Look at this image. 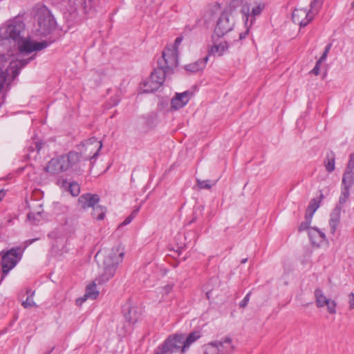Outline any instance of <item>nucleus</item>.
Instances as JSON below:
<instances>
[{"instance_id": "obj_1", "label": "nucleus", "mask_w": 354, "mask_h": 354, "mask_svg": "<svg viewBox=\"0 0 354 354\" xmlns=\"http://www.w3.org/2000/svg\"><path fill=\"white\" fill-rule=\"evenodd\" d=\"M124 252L119 248L100 250L95 256L100 272L95 279L99 284L107 282L113 278L122 261Z\"/></svg>"}, {"instance_id": "obj_2", "label": "nucleus", "mask_w": 354, "mask_h": 354, "mask_svg": "<svg viewBox=\"0 0 354 354\" xmlns=\"http://www.w3.org/2000/svg\"><path fill=\"white\" fill-rule=\"evenodd\" d=\"M0 43L1 44V49L5 52V54L8 55V62L5 66V67L3 68V71L6 72V79H8V81L6 82L10 86L19 75L20 69L26 66L30 61H32L35 58V56H31L28 59L11 61L10 58L12 54L10 52L9 48H4V41L3 40H0Z\"/></svg>"}, {"instance_id": "obj_3", "label": "nucleus", "mask_w": 354, "mask_h": 354, "mask_svg": "<svg viewBox=\"0 0 354 354\" xmlns=\"http://www.w3.org/2000/svg\"><path fill=\"white\" fill-rule=\"evenodd\" d=\"M25 24L19 19L11 21L6 26L0 29V33L3 37L0 39L4 41V48H9L7 45L8 40L12 39L16 44L24 37Z\"/></svg>"}, {"instance_id": "obj_4", "label": "nucleus", "mask_w": 354, "mask_h": 354, "mask_svg": "<svg viewBox=\"0 0 354 354\" xmlns=\"http://www.w3.org/2000/svg\"><path fill=\"white\" fill-rule=\"evenodd\" d=\"M183 334H175L169 336L158 347L159 354H171L174 353H185L183 349Z\"/></svg>"}, {"instance_id": "obj_5", "label": "nucleus", "mask_w": 354, "mask_h": 354, "mask_svg": "<svg viewBox=\"0 0 354 354\" xmlns=\"http://www.w3.org/2000/svg\"><path fill=\"white\" fill-rule=\"evenodd\" d=\"M178 64V52L175 48L167 46L162 52V55L158 60V68H162L167 74L172 73L173 68Z\"/></svg>"}, {"instance_id": "obj_6", "label": "nucleus", "mask_w": 354, "mask_h": 354, "mask_svg": "<svg viewBox=\"0 0 354 354\" xmlns=\"http://www.w3.org/2000/svg\"><path fill=\"white\" fill-rule=\"evenodd\" d=\"M167 73L162 68H156L150 77L140 84L143 93H152L157 91L163 84Z\"/></svg>"}, {"instance_id": "obj_7", "label": "nucleus", "mask_w": 354, "mask_h": 354, "mask_svg": "<svg viewBox=\"0 0 354 354\" xmlns=\"http://www.w3.org/2000/svg\"><path fill=\"white\" fill-rule=\"evenodd\" d=\"M23 254V250L20 247L12 248L3 253L1 257V266L3 276L4 277L10 270L15 268L17 263L21 260Z\"/></svg>"}, {"instance_id": "obj_8", "label": "nucleus", "mask_w": 354, "mask_h": 354, "mask_svg": "<svg viewBox=\"0 0 354 354\" xmlns=\"http://www.w3.org/2000/svg\"><path fill=\"white\" fill-rule=\"evenodd\" d=\"M234 24V17L231 10H226L220 15L214 32L218 37H222L233 29Z\"/></svg>"}, {"instance_id": "obj_9", "label": "nucleus", "mask_w": 354, "mask_h": 354, "mask_svg": "<svg viewBox=\"0 0 354 354\" xmlns=\"http://www.w3.org/2000/svg\"><path fill=\"white\" fill-rule=\"evenodd\" d=\"M55 20L50 10L46 8L38 12V25L41 34H48L55 28Z\"/></svg>"}, {"instance_id": "obj_10", "label": "nucleus", "mask_w": 354, "mask_h": 354, "mask_svg": "<svg viewBox=\"0 0 354 354\" xmlns=\"http://www.w3.org/2000/svg\"><path fill=\"white\" fill-rule=\"evenodd\" d=\"M82 153H78L77 151H72L64 155L67 170L71 169L73 171H75L78 174L84 171L85 166L84 162L86 161L87 160H84V156L82 157Z\"/></svg>"}, {"instance_id": "obj_11", "label": "nucleus", "mask_w": 354, "mask_h": 354, "mask_svg": "<svg viewBox=\"0 0 354 354\" xmlns=\"http://www.w3.org/2000/svg\"><path fill=\"white\" fill-rule=\"evenodd\" d=\"M102 147L101 140L91 138L82 143V153H84V160L95 159L97 157Z\"/></svg>"}, {"instance_id": "obj_12", "label": "nucleus", "mask_w": 354, "mask_h": 354, "mask_svg": "<svg viewBox=\"0 0 354 354\" xmlns=\"http://www.w3.org/2000/svg\"><path fill=\"white\" fill-rule=\"evenodd\" d=\"M17 44L21 54L28 55L34 51H39L46 48L49 45V43L46 41L41 42L34 41L24 37Z\"/></svg>"}, {"instance_id": "obj_13", "label": "nucleus", "mask_w": 354, "mask_h": 354, "mask_svg": "<svg viewBox=\"0 0 354 354\" xmlns=\"http://www.w3.org/2000/svg\"><path fill=\"white\" fill-rule=\"evenodd\" d=\"M44 170L55 175L68 171L64 155L52 158L44 167Z\"/></svg>"}, {"instance_id": "obj_14", "label": "nucleus", "mask_w": 354, "mask_h": 354, "mask_svg": "<svg viewBox=\"0 0 354 354\" xmlns=\"http://www.w3.org/2000/svg\"><path fill=\"white\" fill-rule=\"evenodd\" d=\"M314 17V15L306 9L296 8L292 14V19L295 24H299L300 27L306 26Z\"/></svg>"}, {"instance_id": "obj_15", "label": "nucleus", "mask_w": 354, "mask_h": 354, "mask_svg": "<svg viewBox=\"0 0 354 354\" xmlns=\"http://www.w3.org/2000/svg\"><path fill=\"white\" fill-rule=\"evenodd\" d=\"M354 184V153L349 156V161L342 180V187L351 189Z\"/></svg>"}, {"instance_id": "obj_16", "label": "nucleus", "mask_w": 354, "mask_h": 354, "mask_svg": "<svg viewBox=\"0 0 354 354\" xmlns=\"http://www.w3.org/2000/svg\"><path fill=\"white\" fill-rule=\"evenodd\" d=\"M193 96V92L186 91L180 93H176L171 102V106L174 110H178L185 106L191 97Z\"/></svg>"}, {"instance_id": "obj_17", "label": "nucleus", "mask_w": 354, "mask_h": 354, "mask_svg": "<svg viewBox=\"0 0 354 354\" xmlns=\"http://www.w3.org/2000/svg\"><path fill=\"white\" fill-rule=\"evenodd\" d=\"M100 201V197L97 194H85L78 199V203L82 208L86 209L93 207Z\"/></svg>"}, {"instance_id": "obj_18", "label": "nucleus", "mask_w": 354, "mask_h": 354, "mask_svg": "<svg viewBox=\"0 0 354 354\" xmlns=\"http://www.w3.org/2000/svg\"><path fill=\"white\" fill-rule=\"evenodd\" d=\"M99 295V291L96 288L95 282L93 281L86 286V292L83 297L77 299V304H82L87 299H95Z\"/></svg>"}, {"instance_id": "obj_19", "label": "nucleus", "mask_w": 354, "mask_h": 354, "mask_svg": "<svg viewBox=\"0 0 354 354\" xmlns=\"http://www.w3.org/2000/svg\"><path fill=\"white\" fill-rule=\"evenodd\" d=\"M218 353L216 354H232L234 346L230 337H225L223 341L215 342Z\"/></svg>"}, {"instance_id": "obj_20", "label": "nucleus", "mask_w": 354, "mask_h": 354, "mask_svg": "<svg viewBox=\"0 0 354 354\" xmlns=\"http://www.w3.org/2000/svg\"><path fill=\"white\" fill-rule=\"evenodd\" d=\"M209 56L207 55L201 59H198L194 63H191L185 66V69L191 73H196L202 71L206 66Z\"/></svg>"}, {"instance_id": "obj_21", "label": "nucleus", "mask_w": 354, "mask_h": 354, "mask_svg": "<svg viewBox=\"0 0 354 354\" xmlns=\"http://www.w3.org/2000/svg\"><path fill=\"white\" fill-rule=\"evenodd\" d=\"M229 45L227 41H222L214 44L209 50V55L222 56L228 50Z\"/></svg>"}, {"instance_id": "obj_22", "label": "nucleus", "mask_w": 354, "mask_h": 354, "mask_svg": "<svg viewBox=\"0 0 354 354\" xmlns=\"http://www.w3.org/2000/svg\"><path fill=\"white\" fill-rule=\"evenodd\" d=\"M309 237L312 243L317 246H319L326 239L324 233L317 228H312L309 231Z\"/></svg>"}, {"instance_id": "obj_23", "label": "nucleus", "mask_w": 354, "mask_h": 354, "mask_svg": "<svg viewBox=\"0 0 354 354\" xmlns=\"http://www.w3.org/2000/svg\"><path fill=\"white\" fill-rule=\"evenodd\" d=\"M340 212L341 207L339 206H336L333 209V212L330 214L329 225L332 233H334L335 232V230L339 223Z\"/></svg>"}, {"instance_id": "obj_24", "label": "nucleus", "mask_w": 354, "mask_h": 354, "mask_svg": "<svg viewBox=\"0 0 354 354\" xmlns=\"http://www.w3.org/2000/svg\"><path fill=\"white\" fill-rule=\"evenodd\" d=\"M95 0H73L71 3V8L72 10H77L79 7H81L85 12L91 9Z\"/></svg>"}, {"instance_id": "obj_25", "label": "nucleus", "mask_w": 354, "mask_h": 354, "mask_svg": "<svg viewBox=\"0 0 354 354\" xmlns=\"http://www.w3.org/2000/svg\"><path fill=\"white\" fill-rule=\"evenodd\" d=\"M201 337V334L198 331H194L189 333L187 336L183 334V349L187 351L192 344L196 342Z\"/></svg>"}, {"instance_id": "obj_26", "label": "nucleus", "mask_w": 354, "mask_h": 354, "mask_svg": "<svg viewBox=\"0 0 354 354\" xmlns=\"http://www.w3.org/2000/svg\"><path fill=\"white\" fill-rule=\"evenodd\" d=\"M314 295L316 306L318 308H324V303L328 298L324 295L323 290L319 288H316L314 291Z\"/></svg>"}, {"instance_id": "obj_27", "label": "nucleus", "mask_w": 354, "mask_h": 354, "mask_svg": "<svg viewBox=\"0 0 354 354\" xmlns=\"http://www.w3.org/2000/svg\"><path fill=\"white\" fill-rule=\"evenodd\" d=\"M140 316V313L136 307L128 308L127 313H124L125 319L129 323H135L138 321Z\"/></svg>"}, {"instance_id": "obj_28", "label": "nucleus", "mask_w": 354, "mask_h": 354, "mask_svg": "<svg viewBox=\"0 0 354 354\" xmlns=\"http://www.w3.org/2000/svg\"><path fill=\"white\" fill-rule=\"evenodd\" d=\"M241 12L242 13L243 18L245 20V27L247 28L245 32H241L239 34V39H242L245 37L247 33L248 32L249 27L250 26V24L248 25V21H249V6L248 5H244L242 7V8H241Z\"/></svg>"}, {"instance_id": "obj_29", "label": "nucleus", "mask_w": 354, "mask_h": 354, "mask_svg": "<svg viewBox=\"0 0 354 354\" xmlns=\"http://www.w3.org/2000/svg\"><path fill=\"white\" fill-rule=\"evenodd\" d=\"M106 214V208L103 206L95 205L93 207L92 216L97 220H102Z\"/></svg>"}, {"instance_id": "obj_30", "label": "nucleus", "mask_w": 354, "mask_h": 354, "mask_svg": "<svg viewBox=\"0 0 354 354\" xmlns=\"http://www.w3.org/2000/svg\"><path fill=\"white\" fill-rule=\"evenodd\" d=\"M319 207V201L313 198L310 201L308 208L306 212V215L308 216L309 218H313L314 213Z\"/></svg>"}, {"instance_id": "obj_31", "label": "nucleus", "mask_w": 354, "mask_h": 354, "mask_svg": "<svg viewBox=\"0 0 354 354\" xmlns=\"http://www.w3.org/2000/svg\"><path fill=\"white\" fill-rule=\"evenodd\" d=\"M326 169L328 172H332L335 170V154L330 152L327 154L326 160H325Z\"/></svg>"}, {"instance_id": "obj_32", "label": "nucleus", "mask_w": 354, "mask_h": 354, "mask_svg": "<svg viewBox=\"0 0 354 354\" xmlns=\"http://www.w3.org/2000/svg\"><path fill=\"white\" fill-rule=\"evenodd\" d=\"M217 180L196 179V184L199 189H210L212 187L216 185Z\"/></svg>"}, {"instance_id": "obj_33", "label": "nucleus", "mask_w": 354, "mask_h": 354, "mask_svg": "<svg viewBox=\"0 0 354 354\" xmlns=\"http://www.w3.org/2000/svg\"><path fill=\"white\" fill-rule=\"evenodd\" d=\"M263 8H264L263 5L259 4L252 9L251 15H249L250 26H252L254 21L255 20V17L258 16L261 14Z\"/></svg>"}, {"instance_id": "obj_34", "label": "nucleus", "mask_w": 354, "mask_h": 354, "mask_svg": "<svg viewBox=\"0 0 354 354\" xmlns=\"http://www.w3.org/2000/svg\"><path fill=\"white\" fill-rule=\"evenodd\" d=\"M324 307H326L327 311L329 314L334 315L337 313V303L331 299L326 300L324 303Z\"/></svg>"}, {"instance_id": "obj_35", "label": "nucleus", "mask_w": 354, "mask_h": 354, "mask_svg": "<svg viewBox=\"0 0 354 354\" xmlns=\"http://www.w3.org/2000/svg\"><path fill=\"white\" fill-rule=\"evenodd\" d=\"M323 0H313L310 3V11L315 15H316L319 8L322 7Z\"/></svg>"}, {"instance_id": "obj_36", "label": "nucleus", "mask_w": 354, "mask_h": 354, "mask_svg": "<svg viewBox=\"0 0 354 354\" xmlns=\"http://www.w3.org/2000/svg\"><path fill=\"white\" fill-rule=\"evenodd\" d=\"M350 196V189L343 188L342 187L341 195L339 198V203L340 205H344L346 203L348 197Z\"/></svg>"}, {"instance_id": "obj_37", "label": "nucleus", "mask_w": 354, "mask_h": 354, "mask_svg": "<svg viewBox=\"0 0 354 354\" xmlns=\"http://www.w3.org/2000/svg\"><path fill=\"white\" fill-rule=\"evenodd\" d=\"M41 217V216L40 212L37 214L31 212L28 214V219L33 224H37L38 222H39Z\"/></svg>"}, {"instance_id": "obj_38", "label": "nucleus", "mask_w": 354, "mask_h": 354, "mask_svg": "<svg viewBox=\"0 0 354 354\" xmlns=\"http://www.w3.org/2000/svg\"><path fill=\"white\" fill-rule=\"evenodd\" d=\"M33 294H34V292H32L31 295L28 296L26 298V301H24L22 302V306L25 308H31V307L36 306V304L35 303V301H33V299H32Z\"/></svg>"}, {"instance_id": "obj_39", "label": "nucleus", "mask_w": 354, "mask_h": 354, "mask_svg": "<svg viewBox=\"0 0 354 354\" xmlns=\"http://www.w3.org/2000/svg\"><path fill=\"white\" fill-rule=\"evenodd\" d=\"M313 218H309L308 216H305V221L302 222L299 227V231H304L309 228Z\"/></svg>"}, {"instance_id": "obj_40", "label": "nucleus", "mask_w": 354, "mask_h": 354, "mask_svg": "<svg viewBox=\"0 0 354 354\" xmlns=\"http://www.w3.org/2000/svg\"><path fill=\"white\" fill-rule=\"evenodd\" d=\"M69 191L73 196H77L80 192L79 185L77 183H70Z\"/></svg>"}, {"instance_id": "obj_41", "label": "nucleus", "mask_w": 354, "mask_h": 354, "mask_svg": "<svg viewBox=\"0 0 354 354\" xmlns=\"http://www.w3.org/2000/svg\"><path fill=\"white\" fill-rule=\"evenodd\" d=\"M139 209H137L132 212V213L125 218V220L120 224V226L127 225L129 224L132 220L135 218V216L138 213Z\"/></svg>"}, {"instance_id": "obj_42", "label": "nucleus", "mask_w": 354, "mask_h": 354, "mask_svg": "<svg viewBox=\"0 0 354 354\" xmlns=\"http://www.w3.org/2000/svg\"><path fill=\"white\" fill-rule=\"evenodd\" d=\"M331 46H332V44H328L326 46L324 51L323 52V53H322V56H321V57H320V58L319 59V61H320V62H322L323 61H324V60L326 59V57H327V56H328V53L329 50H330V48H331Z\"/></svg>"}, {"instance_id": "obj_43", "label": "nucleus", "mask_w": 354, "mask_h": 354, "mask_svg": "<svg viewBox=\"0 0 354 354\" xmlns=\"http://www.w3.org/2000/svg\"><path fill=\"white\" fill-rule=\"evenodd\" d=\"M250 295H251V292H248L245 296V297L243 298V299L239 303V307L241 308H244L248 304L249 301H250Z\"/></svg>"}, {"instance_id": "obj_44", "label": "nucleus", "mask_w": 354, "mask_h": 354, "mask_svg": "<svg viewBox=\"0 0 354 354\" xmlns=\"http://www.w3.org/2000/svg\"><path fill=\"white\" fill-rule=\"evenodd\" d=\"M348 303L349 305V310L354 309V293L351 292L348 295Z\"/></svg>"}, {"instance_id": "obj_45", "label": "nucleus", "mask_w": 354, "mask_h": 354, "mask_svg": "<svg viewBox=\"0 0 354 354\" xmlns=\"http://www.w3.org/2000/svg\"><path fill=\"white\" fill-rule=\"evenodd\" d=\"M321 63H322V62H320L319 60L316 62L315 67L311 71V73L313 74H314L315 75H318L319 74V68H320Z\"/></svg>"}, {"instance_id": "obj_46", "label": "nucleus", "mask_w": 354, "mask_h": 354, "mask_svg": "<svg viewBox=\"0 0 354 354\" xmlns=\"http://www.w3.org/2000/svg\"><path fill=\"white\" fill-rule=\"evenodd\" d=\"M183 41V37H178L176 39H175V41H174V46L172 47H170L171 48H175L178 50V46L181 44Z\"/></svg>"}, {"instance_id": "obj_47", "label": "nucleus", "mask_w": 354, "mask_h": 354, "mask_svg": "<svg viewBox=\"0 0 354 354\" xmlns=\"http://www.w3.org/2000/svg\"><path fill=\"white\" fill-rule=\"evenodd\" d=\"M173 286L171 285H167L164 287V290L167 294L170 292V291L172 290Z\"/></svg>"}, {"instance_id": "obj_48", "label": "nucleus", "mask_w": 354, "mask_h": 354, "mask_svg": "<svg viewBox=\"0 0 354 354\" xmlns=\"http://www.w3.org/2000/svg\"><path fill=\"white\" fill-rule=\"evenodd\" d=\"M42 148V143H37L36 144V149L37 151H39Z\"/></svg>"}, {"instance_id": "obj_49", "label": "nucleus", "mask_w": 354, "mask_h": 354, "mask_svg": "<svg viewBox=\"0 0 354 354\" xmlns=\"http://www.w3.org/2000/svg\"><path fill=\"white\" fill-rule=\"evenodd\" d=\"M36 240H37V239H29L26 241V243L30 245V244H32Z\"/></svg>"}, {"instance_id": "obj_50", "label": "nucleus", "mask_w": 354, "mask_h": 354, "mask_svg": "<svg viewBox=\"0 0 354 354\" xmlns=\"http://www.w3.org/2000/svg\"><path fill=\"white\" fill-rule=\"evenodd\" d=\"M218 9H219V5L218 4H216V5L212 6V10L216 11Z\"/></svg>"}, {"instance_id": "obj_51", "label": "nucleus", "mask_w": 354, "mask_h": 354, "mask_svg": "<svg viewBox=\"0 0 354 354\" xmlns=\"http://www.w3.org/2000/svg\"><path fill=\"white\" fill-rule=\"evenodd\" d=\"M5 192L3 190H0V201L4 197Z\"/></svg>"}, {"instance_id": "obj_52", "label": "nucleus", "mask_w": 354, "mask_h": 354, "mask_svg": "<svg viewBox=\"0 0 354 354\" xmlns=\"http://www.w3.org/2000/svg\"><path fill=\"white\" fill-rule=\"evenodd\" d=\"M211 293H212V291H211V290H208V291H207V292H206V297H207V298L208 299H209V297H210V295H211Z\"/></svg>"}, {"instance_id": "obj_53", "label": "nucleus", "mask_w": 354, "mask_h": 354, "mask_svg": "<svg viewBox=\"0 0 354 354\" xmlns=\"http://www.w3.org/2000/svg\"><path fill=\"white\" fill-rule=\"evenodd\" d=\"M248 261V258L243 259L241 260V263H245Z\"/></svg>"}, {"instance_id": "obj_54", "label": "nucleus", "mask_w": 354, "mask_h": 354, "mask_svg": "<svg viewBox=\"0 0 354 354\" xmlns=\"http://www.w3.org/2000/svg\"><path fill=\"white\" fill-rule=\"evenodd\" d=\"M120 102V100H116L115 102L113 103V105H117Z\"/></svg>"}, {"instance_id": "obj_55", "label": "nucleus", "mask_w": 354, "mask_h": 354, "mask_svg": "<svg viewBox=\"0 0 354 354\" xmlns=\"http://www.w3.org/2000/svg\"><path fill=\"white\" fill-rule=\"evenodd\" d=\"M351 8L353 9H354V0L353 1V2L351 3Z\"/></svg>"}, {"instance_id": "obj_56", "label": "nucleus", "mask_w": 354, "mask_h": 354, "mask_svg": "<svg viewBox=\"0 0 354 354\" xmlns=\"http://www.w3.org/2000/svg\"><path fill=\"white\" fill-rule=\"evenodd\" d=\"M156 354H159V351H158Z\"/></svg>"}]
</instances>
